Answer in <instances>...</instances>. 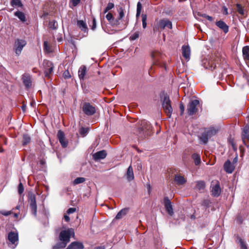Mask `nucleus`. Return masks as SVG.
Returning a JSON list of instances; mask_svg holds the SVG:
<instances>
[{
  "label": "nucleus",
  "mask_w": 249,
  "mask_h": 249,
  "mask_svg": "<svg viewBox=\"0 0 249 249\" xmlns=\"http://www.w3.org/2000/svg\"><path fill=\"white\" fill-rule=\"evenodd\" d=\"M197 15L198 16L202 17H203V18H206V16H207V14H202V13H201L200 12H198Z\"/></svg>",
  "instance_id": "0e129e2a"
},
{
  "label": "nucleus",
  "mask_w": 249,
  "mask_h": 249,
  "mask_svg": "<svg viewBox=\"0 0 249 249\" xmlns=\"http://www.w3.org/2000/svg\"><path fill=\"white\" fill-rule=\"evenodd\" d=\"M11 5L13 6L21 7L22 4L20 0H11Z\"/></svg>",
  "instance_id": "ea45409f"
},
{
  "label": "nucleus",
  "mask_w": 249,
  "mask_h": 249,
  "mask_svg": "<svg viewBox=\"0 0 249 249\" xmlns=\"http://www.w3.org/2000/svg\"><path fill=\"white\" fill-rule=\"evenodd\" d=\"M224 57L221 53L217 52L212 54L209 60H204L203 65L205 69L213 71L216 67H219L220 64L224 63Z\"/></svg>",
  "instance_id": "f257e3e1"
},
{
  "label": "nucleus",
  "mask_w": 249,
  "mask_h": 249,
  "mask_svg": "<svg viewBox=\"0 0 249 249\" xmlns=\"http://www.w3.org/2000/svg\"><path fill=\"white\" fill-rule=\"evenodd\" d=\"M237 222L239 224H242L243 222V219H242V217L240 216H238L237 217Z\"/></svg>",
  "instance_id": "13d9d810"
},
{
  "label": "nucleus",
  "mask_w": 249,
  "mask_h": 249,
  "mask_svg": "<svg viewBox=\"0 0 249 249\" xmlns=\"http://www.w3.org/2000/svg\"><path fill=\"white\" fill-rule=\"evenodd\" d=\"M63 77L65 79H69L71 77V74L68 70H66L63 72Z\"/></svg>",
  "instance_id": "09e8293b"
},
{
  "label": "nucleus",
  "mask_w": 249,
  "mask_h": 249,
  "mask_svg": "<svg viewBox=\"0 0 249 249\" xmlns=\"http://www.w3.org/2000/svg\"><path fill=\"white\" fill-rule=\"evenodd\" d=\"M211 204V202L209 199H204L202 201V205L205 206L206 208H209L210 207V204Z\"/></svg>",
  "instance_id": "de8ad7c7"
},
{
  "label": "nucleus",
  "mask_w": 249,
  "mask_h": 249,
  "mask_svg": "<svg viewBox=\"0 0 249 249\" xmlns=\"http://www.w3.org/2000/svg\"><path fill=\"white\" fill-rule=\"evenodd\" d=\"M218 132V130L213 127H210L209 129H206L199 137L200 141L204 144H206L209 138L214 136Z\"/></svg>",
  "instance_id": "20e7f679"
},
{
  "label": "nucleus",
  "mask_w": 249,
  "mask_h": 249,
  "mask_svg": "<svg viewBox=\"0 0 249 249\" xmlns=\"http://www.w3.org/2000/svg\"><path fill=\"white\" fill-rule=\"evenodd\" d=\"M31 137L27 134H24L22 137V145L25 146L31 142Z\"/></svg>",
  "instance_id": "2f4dec72"
},
{
  "label": "nucleus",
  "mask_w": 249,
  "mask_h": 249,
  "mask_svg": "<svg viewBox=\"0 0 249 249\" xmlns=\"http://www.w3.org/2000/svg\"><path fill=\"white\" fill-rule=\"evenodd\" d=\"M243 56L245 60L249 61V46H246L242 49Z\"/></svg>",
  "instance_id": "c756f323"
},
{
  "label": "nucleus",
  "mask_w": 249,
  "mask_h": 249,
  "mask_svg": "<svg viewBox=\"0 0 249 249\" xmlns=\"http://www.w3.org/2000/svg\"><path fill=\"white\" fill-rule=\"evenodd\" d=\"M114 7V3H112V2H109L108 4H107V6L106 7V8L104 10V13H106L109 10L112 9V8H113Z\"/></svg>",
  "instance_id": "a18cd8bd"
},
{
  "label": "nucleus",
  "mask_w": 249,
  "mask_h": 249,
  "mask_svg": "<svg viewBox=\"0 0 249 249\" xmlns=\"http://www.w3.org/2000/svg\"><path fill=\"white\" fill-rule=\"evenodd\" d=\"M76 210L75 208H70L67 210V213L68 214L72 213L76 211Z\"/></svg>",
  "instance_id": "5fc2aeb1"
},
{
  "label": "nucleus",
  "mask_w": 249,
  "mask_h": 249,
  "mask_svg": "<svg viewBox=\"0 0 249 249\" xmlns=\"http://www.w3.org/2000/svg\"><path fill=\"white\" fill-rule=\"evenodd\" d=\"M140 34V31H137L132 33L129 36V39L130 40H135L137 39L139 37Z\"/></svg>",
  "instance_id": "c9c22d12"
},
{
  "label": "nucleus",
  "mask_w": 249,
  "mask_h": 249,
  "mask_svg": "<svg viewBox=\"0 0 249 249\" xmlns=\"http://www.w3.org/2000/svg\"><path fill=\"white\" fill-rule=\"evenodd\" d=\"M64 218L66 222H69L70 220V217L67 215H64Z\"/></svg>",
  "instance_id": "e2e57ef3"
},
{
  "label": "nucleus",
  "mask_w": 249,
  "mask_h": 249,
  "mask_svg": "<svg viewBox=\"0 0 249 249\" xmlns=\"http://www.w3.org/2000/svg\"><path fill=\"white\" fill-rule=\"evenodd\" d=\"M22 80L26 89H29L31 87L32 77L30 74L24 73L22 76Z\"/></svg>",
  "instance_id": "ddd939ff"
},
{
  "label": "nucleus",
  "mask_w": 249,
  "mask_h": 249,
  "mask_svg": "<svg viewBox=\"0 0 249 249\" xmlns=\"http://www.w3.org/2000/svg\"><path fill=\"white\" fill-rule=\"evenodd\" d=\"M160 100L165 113L169 118H170L173 112V108L169 96L166 93H163L162 96H160Z\"/></svg>",
  "instance_id": "7ed1b4c3"
},
{
  "label": "nucleus",
  "mask_w": 249,
  "mask_h": 249,
  "mask_svg": "<svg viewBox=\"0 0 249 249\" xmlns=\"http://www.w3.org/2000/svg\"><path fill=\"white\" fill-rule=\"evenodd\" d=\"M206 18L207 20H208L209 21H213V18L212 17L210 16H209V15H207V16H206Z\"/></svg>",
  "instance_id": "680f3d73"
},
{
  "label": "nucleus",
  "mask_w": 249,
  "mask_h": 249,
  "mask_svg": "<svg viewBox=\"0 0 249 249\" xmlns=\"http://www.w3.org/2000/svg\"><path fill=\"white\" fill-rule=\"evenodd\" d=\"M80 1L81 0H70V5L71 4L72 7H76L80 3Z\"/></svg>",
  "instance_id": "49530a36"
},
{
  "label": "nucleus",
  "mask_w": 249,
  "mask_h": 249,
  "mask_svg": "<svg viewBox=\"0 0 249 249\" xmlns=\"http://www.w3.org/2000/svg\"><path fill=\"white\" fill-rule=\"evenodd\" d=\"M126 178L129 181L134 179V176L133 171V168L130 165L128 167L126 172Z\"/></svg>",
  "instance_id": "bb28decb"
},
{
  "label": "nucleus",
  "mask_w": 249,
  "mask_h": 249,
  "mask_svg": "<svg viewBox=\"0 0 249 249\" xmlns=\"http://www.w3.org/2000/svg\"><path fill=\"white\" fill-rule=\"evenodd\" d=\"M77 26L85 33H88V28L86 22L82 20H78L77 21Z\"/></svg>",
  "instance_id": "393cba45"
},
{
  "label": "nucleus",
  "mask_w": 249,
  "mask_h": 249,
  "mask_svg": "<svg viewBox=\"0 0 249 249\" xmlns=\"http://www.w3.org/2000/svg\"><path fill=\"white\" fill-rule=\"evenodd\" d=\"M20 206H17L15 207V209L18 210L19 209Z\"/></svg>",
  "instance_id": "774afa93"
},
{
  "label": "nucleus",
  "mask_w": 249,
  "mask_h": 249,
  "mask_svg": "<svg viewBox=\"0 0 249 249\" xmlns=\"http://www.w3.org/2000/svg\"><path fill=\"white\" fill-rule=\"evenodd\" d=\"M87 72V68L85 66H81L78 71V76L80 80H84Z\"/></svg>",
  "instance_id": "a878e982"
},
{
  "label": "nucleus",
  "mask_w": 249,
  "mask_h": 249,
  "mask_svg": "<svg viewBox=\"0 0 249 249\" xmlns=\"http://www.w3.org/2000/svg\"><path fill=\"white\" fill-rule=\"evenodd\" d=\"M12 213H13V212H12V211H6L3 210V211H0V213L4 216L9 215L11 214H12Z\"/></svg>",
  "instance_id": "3c124183"
},
{
  "label": "nucleus",
  "mask_w": 249,
  "mask_h": 249,
  "mask_svg": "<svg viewBox=\"0 0 249 249\" xmlns=\"http://www.w3.org/2000/svg\"><path fill=\"white\" fill-rule=\"evenodd\" d=\"M222 10H223V14L224 15H228V8L226 6H224L222 8Z\"/></svg>",
  "instance_id": "bf43d9fd"
},
{
  "label": "nucleus",
  "mask_w": 249,
  "mask_h": 249,
  "mask_svg": "<svg viewBox=\"0 0 249 249\" xmlns=\"http://www.w3.org/2000/svg\"><path fill=\"white\" fill-rule=\"evenodd\" d=\"M215 25L221 30H222L225 34H227L229 30V26L223 21L219 20L215 22Z\"/></svg>",
  "instance_id": "412c9836"
},
{
  "label": "nucleus",
  "mask_w": 249,
  "mask_h": 249,
  "mask_svg": "<svg viewBox=\"0 0 249 249\" xmlns=\"http://www.w3.org/2000/svg\"><path fill=\"white\" fill-rule=\"evenodd\" d=\"M206 187V183L204 180L196 181V189L198 191L204 190Z\"/></svg>",
  "instance_id": "cd10ccee"
},
{
  "label": "nucleus",
  "mask_w": 249,
  "mask_h": 249,
  "mask_svg": "<svg viewBox=\"0 0 249 249\" xmlns=\"http://www.w3.org/2000/svg\"><path fill=\"white\" fill-rule=\"evenodd\" d=\"M163 204L166 212L170 216L174 215V211L172 202L168 196H165L163 198Z\"/></svg>",
  "instance_id": "f8f14e48"
},
{
  "label": "nucleus",
  "mask_w": 249,
  "mask_h": 249,
  "mask_svg": "<svg viewBox=\"0 0 249 249\" xmlns=\"http://www.w3.org/2000/svg\"><path fill=\"white\" fill-rule=\"evenodd\" d=\"M57 138L63 148L67 147L68 144V141L66 140L64 133L61 130H59L57 134Z\"/></svg>",
  "instance_id": "4468645a"
},
{
  "label": "nucleus",
  "mask_w": 249,
  "mask_h": 249,
  "mask_svg": "<svg viewBox=\"0 0 249 249\" xmlns=\"http://www.w3.org/2000/svg\"><path fill=\"white\" fill-rule=\"evenodd\" d=\"M159 25L161 29H164L165 27L170 29L172 28V22L167 19H160L159 22Z\"/></svg>",
  "instance_id": "dca6fc26"
},
{
  "label": "nucleus",
  "mask_w": 249,
  "mask_h": 249,
  "mask_svg": "<svg viewBox=\"0 0 249 249\" xmlns=\"http://www.w3.org/2000/svg\"><path fill=\"white\" fill-rule=\"evenodd\" d=\"M28 201L32 214L36 216L37 215V205L35 195L33 192H29L28 196Z\"/></svg>",
  "instance_id": "0eeeda50"
},
{
  "label": "nucleus",
  "mask_w": 249,
  "mask_h": 249,
  "mask_svg": "<svg viewBox=\"0 0 249 249\" xmlns=\"http://www.w3.org/2000/svg\"><path fill=\"white\" fill-rule=\"evenodd\" d=\"M191 50L188 45H183L182 46V54L186 60H189L190 58Z\"/></svg>",
  "instance_id": "a211bd4d"
},
{
  "label": "nucleus",
  "mask_w": 249,
  "mask_h": 249,
  "mask_svg": "<svg viewBox=\"0 0 249 249\" xmlns=\"http://www.w3.org/2000/svg\"><path fill=\"white\" fill-rule=\"evenodd\" d=\"M236 10L238 13L241 15L242 16H244L245 14L244 9V7L242 6L241 4L237 3L236 5Z\"/></svg>",
  "instance_id": "f704fd0d"
},
{
  "label": "nucleus",
  "mask_w": 249,
  "mask_h": 249,
  "mask_svg": "<svg viewBox=\"0 0 249 249\" xmlns=\"http://www.w3.org/2000/svg\"><path fill=\"white\" fill-rule=\"evenodd\" d=\"M142 9V5L140 2H138L137 5L136 17L140 16Z\"/></svg>",
  "instance_id": "a19ab883"
},
{
  "label": "nucleus",
  "mask_w": 249,
  "mask_h": 249,
  "mask_svg": "<svg viewBox=\"0 0 249 249\" xmlns=\"http://www.w3.org/2000/svg\"><path fill=\"white\" fill-rule=\"evenodd\" d=\"M43 65L44 68V74L47 77H49L53 72L54 66L53 63L48 60H44L43 61Z\"/></svg>",
  "instance_id": "1a4fd4ad"
},
{
  "label": "nucleus",
  "mask_w": 249,
  "mask_h": 249,
  "mask_svg": "<svg viewBox=\"0 0 249 249\" xmlns=\"http://www.w3.org/2000/svg\"><path fill=\"white\" fill-rule=\"evenodd\" d=\"M24 191V187L22 183H20L18 186V194L21 195Z\"/></svg>",
  "instance_id": "8fccbe9b"
},
{
  "label": "nucleus",
  "mask_w": 249,
  "mask_h": 249,
  "mask_svg": "<svg viewBox=\"0 0 249 249\" xmlns=\"http://www.w3.org/2000/svg\"><path fill=\"white\" fill-rule=\"evenodd\" d=\"M8 239L12 244H18V234L17 232L11 231L8 234Z\"/></svg>",
  "instance_id": "2eb2a0df"
},
{
  "label": "nucleus",
  "mask_w": 249,
  "mask_h": 249,
  "mask_svg": "<svg viewBox=\"0 0 249 249\" xmlns=\"http://www.w3.org/2000/svg\"><path fill=\"white\" fill-rule=\"evenodd\" d=\"M212 195L214 197L219 196L221 193V189L218 181L212 187Z\"/></svg>",
  "instance_id": "f3484780"
},
{
  "label": "nucleus",
  "mask_w": 249,
  "mask_h": 249,
  "mask_svg": "<svg viewBox=\"0 0 249 249\" xmlns=\"http://www.w3.org/2000/svg\"><path fill=\"white\" fill-rule=\"evenodd\" d=\"M174 181L176 184L181 185L185 184L187 180L184 177L176 174L175 175Z\"/></svg>",
  "instance_id": "b1692460"
},
{
  "label": "nucleus",
  "mask_w": 249,
  "mask_h": 249,
  "mask_svg": "<svg viewBox=\"0 0 249 249\" xmlns=\"http://www.w3.org/2000/svg\"><path fill=\"white\" fill-rule=\"evenodd\" d=\"M81 108L83 113L87 116H92L96 112V106L88 102H83L81 105Z\"/></svg>",
  "instance_id": "39448f33"
},
{
  "label": "nucleus",
  "mask_w": 249,
  "mask_h": 249,
  "mask_svg": "<svg viewBox=\"0 0 249 249\" xmlns=\"http://www.w3.org/2000/svg\"><path fill=\"white\" fill-rule=\"evenodd\" d=\"M39 163L42 166H44L46 164L45 160L44 158L40 159L39 160Z\"/></svg>",
  "instance_id": "4d7b16f0"
},
{
  "label": "nucleus",
  "mask_w": 249,
  "mask_h": 249,
  "mask_svg": "<svg viewBox=\"0 0 249 249\" xmlns=\"http://www.w3.org/2000/svg\"><path fill=\"white\" fill-rule=\"evenodd\" d=\"M242 139L244 144L249 146V124H246L242 129Z\"/></svg>",
  "instance_id": "9d476101"
},
{
  "label": "nucleus",
  "mask_w": 249,
  "mask_h": 249,
  "mask_svg": "<svg viewBox=\"0 0 249 249\" xmlns=\"http://www.w3.org/2000/svg\"><path fill=\"white\" fill-rule=\"evenodd\" d=\"M26 42L23 39H17L15 42L14 50L16 53L19 55L23 47L26 45Z\"/></svg>",
  "instance_id": "9b49d317"
},
{
  "label": "nucleus",
  "mask_w": 249,
  "mask_h": 249,
  "mask_svg": "<svg viewBox=\"0 0 249 249\" xmlns=\"http://www.w3.org/2000/svg\"><path fill=\"white\" fill-rule=\"evenodd\" d=\"M142 27H143V28L145 29L147 26V23H146L147 15L146 14H142Z\"/></svg>",
  "instance_id": "79ce46f5"
},
{
  "label": "nucleus",
  "mask_w": 249,
  "mask_h": 249,
  "mask_svg": "<svg viewBox=\"0 0 249 249\" xmlns=\"http://www.w3.org/2000/svg\"><path fill=\"white\" fill-rule=\"evenodd\" d=\"M199 104V101L197 99L191 100L187 106V111L189 116L195 115L198 111L197 106Z\"/></svg>",
  "instance_id": "6e6552de"
},
{
  "label": "nucleus",
  "mask_w": 249,
  "mask_h": 249,
  "mask_svg": "<svg viewBox=\"0 0 249 249\" xmlns=\"http://www.w3.org/2000/svg\"><path fill=\"white\" fill-rule=\"evenodd\" d=\"M74 235V230L72 228H70L66 230L62 231L59 236V240L65 245L70 241L71 235Z\"/></svg>",
  "instance_id": "423d86ee"
},
{
  "label": "nucleus",
  "mask_w": 249,
  "mask_h": 249,
  "mask_svg": "<svg viewBox=\"0 0 249 249\" xmlns=\"http://www.w3.org/2000/svg\"><path fill=\"white\" fill-rule=\"evenodd\" d=\"M84 246L82 242L74 241L71 242L66 249H84Z\"/></svg>",
  "instance_id": "4be33fe9"
},
{
  "label": "nucleus",
  "mask_w": 249,
  "mask_h": 249,
  "mask_svg": "<svg viewBox=\"0 0 249 249\" xmlns=\"http://www.w3.org/2000/svg\"><path fill=\"white\" fill-rule=\"evenodd\" d=\"M89 132V128L86 127H82L79 129V133L83 137L86 136Z\"/></svg>",
  "instance_id": "e433bc0d"
},
{
  "label": "nucleus",
  "mask_w": 249,
  "mask_h": 249,
  "mask_svg": "<svg viewBox=\"0 0 249 249\" xmlns=\"http://www.w3.org/2000/svg\"><path fill=\"white\" fill-rule=\"evenodd\" d=\"M49 27L50 28L53 29V30H55L57 28L56 25L57 23L55 20H52L50 21L49 22Z\"/></svg>",
  "instance_id": "37998d69"
},
{
  "label": "nucleus",
  "mask_w": 249,
  "mask_h": 249,
  "mask_svg": "<svg viewBox=\"0 0 249 249\" xmlns=\"http://www.w3.org/2000/svg\"><path fill=\"white\" fill-rule=\"evenodd\" d=\"M43 49L44 51L47 53H50L51 52V48L48 45V42L46 41H45L43 42Z\"/></svg>",
  "instance_id": "c03bdc74"
},
{
  "label": "nucleus",
  "mask_w": 249,
  "mask_h": 249,
  "mask_svg": "<svg viewBox=\"0 0 249 249\" xmlns=\"http://www.w3.org/2000/svg\"><path fill=\"white\" fill-rule=\"evenodd\" d=\"M152 129L149 122L144 120L140 121L137 125V135L139 139L143 140L150 134Z\"/></svg>",
  "instance_id": "f03ea898"
},
{
  "label": "nucleus",
  "mask_w": 249,
  "mask_h": 249,
  "mask_svg": "<svg viewBox=\"0 0 249 249\" xmlns=\"http://www.w3.org/2000/svg\"><path fill=\"white\" fill-rule=\"evenodd\" d=\"M184 106L182 102H181L179 104V109L180 111V115L182 116L184 114Z\"/></svg>",
  "instance_id": "864d4df0"
},
{
  "label": "nucleus",
  "mask_w": 249,
  "mask_h": 249,
  "mask_svg": "<svg viewBox=\"0 0 249 249\" xmlns=\"http://www.w3.org/2000/svg\"><path fill=\"white\" fill-rule=\"evenodd\" d=\"M86 179L84 178L83 177H78L75 178L73 181V184L76 185L80 183H83L84 181H85Z\"/></svg>",
  "instance_id": "58836bf2"
},
{
  "label": "nucleus",
  "mask_w": 249,
  "mask_h": 249,
  "mask_svg": "<svg viewBox=\"0 0 249 249\" xmlns=\"http://www.w3.org/2000/svg\"><path fill=\"white\" fill-rule=\"evenodd\" d=\"M15 15L17 17L22 21L25 22L26 21V17L24 13L21 11H17L15 13Z\"/></svg>",
  "instance_id": "72a5a7b5"
},
{
  "label": "nucleus",
  "mask_w": 249,
  "mask_h": 249,
  "mask_svg": "<svg viewBox=\"0 0 249 249\" xmlns=\"http://www.w3.org/2000/svg\"><path fill=\"white\" fill-rule=\"evenodd\" d=\"M192 159L194 160L196 165H198L201 163L200 156L199 154L194 153L192 154Z\"/></svg>",
  "instance_id": "7c9ffc66"
},
{
  "label": "nucleus",
  "mask_w": 249,
  "mask_h": 249,
  "mask_svg": "<svg viewBox=\"0 0 249 249\" xmlns=\"http://www.w3.org/2000/svg\"><path fill=\"white\" fill-rule=\"evenodd\" d=\"M234 237L235 242L239 244L240 249H248L246 242L238 234L235 235Z\"/></svg>",
  "instance_id": "5701e85b"
},
{
  "label": "nucleus",
  "mask_w": 249,
  "mask_h": 249,
  "mask_svg": "<svg viewBox=\"0 0 249 249\" xmlns=\"http://www.w3.org/2000/svg\"><path fill=\"white\" fill-rule=\"evenodd\" d=\"M106 18L107 19V20H108L109 21H110V22H112L111 21V20L113 19V15L112 13H108L107 15H106Z\"/></svg>",
  "instance_id": "603ef678"
},
{
  "label": "nucleus",
  "mask_w": 249,
  "mask_h": 249,
  "mask_svg": "<svg viewBox=\"0 0 249 249\" xmlns=\"http://www.w3.org/2000/svg\"><path fill=\"white\" fill-rule=\"evenodd\" d=\"M14 216L16 218H18V213H15L14 214Z\"/></svg>",
  "instance_id": "338daca9"
},
{
  "label": "nucleus",
  "mask_w": 249,
  "mask_h": 249,
  "mask_svg": "<svg viewBox=\"0 0 249 249\" xmlns=\"http://www.w3.org/2000/svg\"><path fill=\"white\" fill-rule=\"evenodd\" d=\"M96 19L94 18H93V19H92V25L91 26V29L92 30H94L96 28Z\"/></svg>",
  "instance_id": "6e6d98bb"
},
{
  "label": "nucleus",
  "mask_w": 249,
  "mask_h": 249,
  "mask_svg": "<svg viewBox=\"0 0 249 249\" xmlns=\"http://www.w3.org/2000/svg\"><path fill=\"white\" fill-rule=\"evenodd\" d=\"M124 17V9L123 8L120 7L119 8V16L117 19H116L115 21L113 22L114 24L118 25L119 24V20H121Z\"/></svg>",
  "instance_id": "473e14b6"
},
{
  "label": "nucleus",
  "mask_w": 249,
  "mask_h": 249,
  "mask_svg": "<svg viewBox=\"0 0 249 249\" xmlns=\"http://www.w3.org/2000/svg\"><path fill=\"white\" fill-rule=\"evenodd\" d=\"M107 155L106 150H103L98 151L93 155V158L95 160H98L105 159Z\"/></svg>",
  "instance_id": "aec40b11"
},
{
  "label": "nucleus",
  "mask_w": 249,
  "mask_h": 249,
  "mask_svg": "<svg viewBox=\"0 0 249 249\" xmlns=\"http://www.w3.org/2000/svg\"><path fill=\"white\" fill-rule=\"evenodd\" d=\"M128 211V208H124L122 209L120 212L118 213L117 214L115 219H120L122 218L124 215H125Z\"/></svg>",
  "instance_id": "c85d7f7f"
},
{
  "label": "nucleus",
  "mask_w": 249,
  "mask_h": 249,
  "mask_svg": "<svg viewBox=\"0 0 249 249\" xmlns=\"http://www.w3.org/2000/svg\"><path fill=\"white\" fill-rule=\"evenodd\" d=\"M21 109L23 112H25L26 111V105L23 103L22 106H21Z\"/></svg>",
  "instance_id": "052dcab7"
},
{
  "label": "nucleus",
  "mask_w": 249,
  "mask_h": 249,
  "mask_svg": "<svg viewBox=\"0 0 249 249\" xmlns=\"http://www.w3.org/2000/svg\"><path fill=\"white\" fill-rule=\"evenodd\" d=\"M66 245L63 242H59L53 246L52 249H61L65 248Z\"/></svg>",
  "instance_id": "4c0bfd02"
},
{
  "label": "nucleus",
  "mask_w": 249,
  "mask_h": 249,
  "mask_svg": "<svg viewBox=\"0 0 249 249\" xmlns=\"http://www.w3.org/2000/svg\"><path fill=\"white\" fill-rule=\"evenodd\" d=\"M234 168L235 167L233 164L231 163V161L229 160H227L224 164V169L228 173H232L233 172Z\"/></svg>",
  "instance_id": "6ab92c4d"
},
{
  "label": "nucleus",
  "mask_w": 249,
  "mask_h": 249,
  "mask_svg": "<svg viewBox=\"0 0 249 249\" xmlns=\"http://www.w3.org/2000/svg\"><path fill=\"white\" fill-rule=\"evenodd\" d=\"M237 161V157H236L233 159L232 164H234V163H236Z\"/></svg>",
  "instance_id": "69168bd1"
}]
</instances>
